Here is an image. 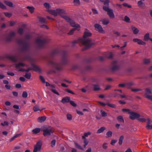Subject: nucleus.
<instances>
[{
    "label": "nucleus",
    "mask_w": 152,
    "mask_h": 152,
    "mask_svg": "<svg viewBox=\"0 0 152 152\" xmlns=\"http://www.w3.org/2000/svg\"><path fill=\"white\" fill-rule=\"evenodd\" d=\"M92 34L87 29H85L83 36V38H80L75 40L72 42V47L75 46L76 44L80 42L85 47L82 49V51L86 50L90 48L91 46L95 44L91 39L88 38L91 36Z\"/></svg>",
    "instance_id": "1"
},
{
    "label": "nucleus",
    "mask_w": 152,
    "mask_h": 152,
    "mask_svg": "<svg viewBox=\"0 0 152 152\" xmlns=\"http://www.w3.org/2000/svg\"><path fill=\"white\" fill-rule=\"evenodd\" d=\"M62 55L61 59V64H57L51 61H49V64L53 66L56 70L60 71L62 69V66L66 65L68 62L67 59L68 55L66 51H63L62 52Z\"/></svg>",
    "instance_id": "2"
},
{
    "label": "nucleus",
    "mask_w": 152,
    "mask_h": 152,
    "mask_svg": "<svg viewBox=\"0 0 152 152\" xmlns=\"http://www.w3.org/2000/svg\"><path fill=\"white\" fill-rule=\"evenodd\" d=\"M17 42L20 45V50L22 52H26L30 48V44L29 42L18 39L17 40Z\"/></svg>",
    "instance_id": "3"
},
{
    "label": "nucleus",
    "mask_w": 152,
    "mask_h": 152,
    "mask_svg": "<svg viewBox=\"0 0 152 152\" xmlns=\"http://www.w3.org/2000/svg\"><path fill=\"white\" fill-rule=\"evenodd\" d=\"M128 114L129 115V118L132 120L136 119L141 122H144L146 121V119L144 118H140V115L137 112L132 111L129 112Z\"/></svg>",
    "instance_id": "4"
},
{
    "label": "nucleus",
    "mask_w": 152,
    "mask_h": 152,
    "mask_svg": "<svg viewBox=\"0 0 152 152\" xmlns=\"http://www.w3.org/2000/svg\"><path fill=\"white\" fill-rule=\"evenodd\" d=\"M48 42V40L46 39H41L39 38H37L35 40V43L37 44V47L39 48L43 47Z\"/></svg>",
    "instance_id": "5"
},
{
    "label": "nucleus",
    "mask_w": 152,
    "mask_h": 152,
    "mask_svg": "<svg viewBox=\"0 0 152 152\" xmlns=\"http://www.w3.org/2000/svg\"><path fill=\"white\" fill-rule=\"evenodd\" d=\"M42 131L43 132V135L46 137L50 135L51 134L54 132V130L52 127L48 126L42 130Z\"/></svg>",
    "instance_id": "6"
},
{
    "label": "nucleus",
    "mask_w": 152,
    "mask_h": 152,
    "mask_svg": "<svg viewBox=\"0 0 152 152\" xmlns=\"http://www.w3.org/2000/svg\"><path fill=\"white\" fill-rule=\"evenodd\" d=\"M103 9L104 10L107 12V14L110 18L113 19L115 18V15L112 9L109 8L108 7L106 6H103Z\"/></svg>",
    "instance_id": "7"
},
{
    "label": "nucleus",
    "mask_w": 152,
    "mask_h": 152,
    "mask_svg": "<svg viewBox=\"0 0 152 152\" xmlns=\"http://www.w3.org/2000/svg\"><path fill=\"white\" fill-rule=\"evenodd\" d=\"M120 66L118 64V62L116 61H114L112 64V66L110 69V71L114 72L119 70Z\"/></svg>",
    "instance_id": "8"
},
{
    "label": "nucleus",
    "mask_w": 152,
    "mask_h": 152,
    "mask_svg": "<svg viewBox=\"0 0 152 152\" xmlns=\"http://www.w3.org/2000/svg\"><path fill=\"white\" fill-rule=\"evenodd\" d=\"M42 141L39 140L34 145V149L33 152H39L41 151L42 146Z\"/></svg>",
    "instance_id": "9"
},
{
    "label": "nucleus",
    "mask_w": 152,
    "mask_h": 152,
    "mask_svg": "<svg viewBox=\"0 0 152 152\" xmlns=\"http://www.w3.org/2000/svg\"><path fill=\"white\" fill-rule=\"evenodd\" d=\"M145 97L152 101V96L149 95V94H151L152 93L151 89L149 88H146L145 89Z\"/></svg>",
    "instance_id": "10"
},
{
    "label": "nucleus",
    "mask_w": 152,
    "mask_h": 152,
    "mask_svg": "<svg viewBox=\"0 0 152 152\" xmlns=\"http://www.w3.org/2000/svg\"><path fill=\"white\" fill-rule=\"evenodd\" d=\"M15 35V33L14 31L10 32L6 37V40L8 42L12 41V39Z\"/></svg>",
    "instance_id": "11"
},
{
    "label": "nucleus",
    "mask_w": 152,
    "mask_h": 152,
    "mask_svg": "<svg viewBox=\"0 0 152 152\" xmlns=\"http://www.w3.org/2000/svg\"><path fill=\"white\" fill-rule=\"evenodd\" d=\"M94 26L95 30L99 32L102 33H104V31L103 30L102 26L99 24H96L94 25Z\"/></svg>",
    "instance_id": "12"
},
{
    "label": "nucleus",
    "mask_w": 152,
    "mask_h": 152,
    "mask_svg": "<svg viewBox=\"0 0 152 152\" xmlns=\"http://www.w3.org/2000/svg\"><path fill=\"white\" fill-rule=\"evenodd\" d=\"M56 11L57 12V14H59L62 17H63V16L66 14V11L63 9H56Z\"/></svg>",
    "instance_id": "13"
},
{
    "label": "nucleus",
    "mask_w": 152,
    "mask_h": 152,
    "mask_svg": "<svg viewBox=\"0 0 152 152\" xmlns=\"http://www.w3.org/2000/svg\"><path fill=\"white\" fill-rule=\"evenodd\" d=\"M69 23H70V25L72 27H75V28L77 29H78H78H77L78 30H80L79 28L80 27V25L79 24H76L75 21L73 20L72 19L69 22Z\"/></svg>",
    "instance_id": "14"
},
{
    "label": "nucleus",
    "mask_w": 152,
    "mask_h": 152,
    "mask_svg": "<svg viewBox=\"0 0 152 152\" xmlns=\"http://www.w3.org/2000/svg\"><path fill=\"white\" fill-rule=\"evenodd\" d=\"M134 42H137V44L140 45H145L146 43L142 41V40L137 38L134 39L133 40Z\"/></svg>",
    "instance_id": "15"
},
{
    "label": "nucleus",
    "mask_w": 152,
    "mask_h": 152,
    "mask_svg": "<svg viewBox=\"0 0 152 152\" xmlns=\"http://www.w3.org/2000/svg\"><path fill=\"white\" fill-rule=\"evenodd\" d=\"M146 120L147 121L146 127L148 130L152 129V125H150L151 122V119L148 118Z\"/></svg>",
    "instance_id": "16"
},
{
    "label": "nucleus",
    "mask_w": 152,
    "mask_h": 152,
    "mask_svg": "<svg viewBox=\"0 0 152 152\" xmlns=\"http://www.w3.org/2000/svg\"><path fill=\"white\" fill-rule=\"evenodd\" d=\"M32 70L35 72H41V69L38 67L33 64H31Z\"/></svg>",
    "instance_id": "17"
},
{
    "label": "nucleus",
    "mask_w": 152,
    "mask_h": 152,
    "mask_svg": "<svg viewBox=\"0 0 152 152\" xmlns=\"http://www.w3.org/2000/svg\"><path fill=\"white\" fill-rule=\"evenodd\" d=\"M70 101V98L68 96H66L63 98L61 100V102L63 104L69 102Z\"/></svg>",
    "instance_id": "18"
},
{
    "label": "nucleus",
    "mask_w": 152,
    "mask_h": 152,
    "mask_svg": "<svg viewBox=\"0 0 152 152\" xmlns=\"http://www.w3.org/2000/svg\"><path fill=\"white\" fill-rule=\"evenodd\" d=\"M126 88L129 89L132 88L131 87L134 85V83L133 82H131L129 83H126Z\"/></svg>",
    "instance_id": "19"
},
{
    "label": "nucleus",
    "mask_w": 152,
    "mask_h": 152,
    "mask_svg": "<svg viewBox=\"0 0 152 152\" xmlns=\"http://www.w3.org/2000/svg\"><path fill=\"white\" fill-rule=\"evenodd\" d=\"M59 50L58 49H55L50 54V56L53 57L54 56L58 54L59 53Z\"/></svg>",
    "instance_id": "20"
},
{
    "label": "nucleus",
    "mask_w": 152,
    "mask_h": 152,
    "mask_svg": "<svg viewBox=\"0 0 152 152\" xmlns=\"http://www.w3.org/2000/svg\"><path fill=\"white\" fill-rule=\"evenodd\" d=\"M46 117L45 116L39 117L38 119V121L40 123H42L46 120Z\"/></svg>",
    "instance_id": "21"
},
{
    "label": "nucleus",
    "mask_w": 152,
    "mask_h": 152,
    "mask_svg": "<svg viewBox=\"0 0 152 152\" xmlns=\"http://www.w3.org/2000/svg\"><path fill=\"white\" fill-rule=\"evenodd\" d=\"M99 1L100 2L104 3V4L105 5L104 6L109 7V3L110 2L109 0H99Z\"/></svg>",
    "instance_id": "22"
},
{
    "label": "nucleus",
    "mask_w": 152,
    "mask_h": 152,
    "mask_svg": "<svg viewBox=\"0 0 152 152\" xmlns=\"http://www.w3.org/2000/svg\"><path fill=\"white\" fill-rule=\"evenodd\" d=\"M132 30L133 31V33L135 34H137L139 32V30L134 26H132Z\"/></svg>",
    "instance_id": "23"
},
{
    "label": "nucleus",
    "mask_w": 152,
    "mask_h": 152,
    "mask_svg": "<svg viewBox=\"0 0 152 152\" xmlns=\"http://www.w3.org/2000/svg\"><path fill=\"white\" fill-rule=\"evenodd\" d=\"M150 35L148 33H147L144 36L143 40L145 41H148L150 39V38L149 37Z\"/></svg>",
    "instance_id": "24"
},
{
    "label": "nucleus",
    "mask_w": 152,
    "mask_h": 152,
    "mask_svg": "<svg viewBox=\"0 0 152 152\" xmlns=\"http://www.w3.org/2000/svg\"><path fill=\"white\" fill-rule=\"evenodd\" d=\"M22 133H20L18 134H16L14 136H13V137H12L10 140V142H11L13 140L15 139L18 137H19L21 136L22 134Z\"/></svg>",
    "instance_id": "25"
},
{
    "label": "nucleus",
    "mask_w": 152,
    "mask_h": 152,
    "mask_svg": "<svg viewBox=\"0 0 152 152\" xmlns=\"http://www.w3.org/2000/svg\"><path fill=\"white\" fill-rule=\"evenodd\" d=\"M26 8L29 10V12L31 13H33L34 11L35 8L33 7L27 6L26 7Z\"/></svg>",
    "instance_id": "26"
},
{
    "label": "nucleus",
    "mask_w": 152,
    "mask_h": 152,
    "mask_svg": "<svg viewBox=\"0 0 152 152\" xmlns=\"http://www.w3.org/2000/svg\"><path fill=\"white\" fill-rule=\"evenodd\" d=\"M93 86L94 87V91H99L101 89L99 85L97 84H93Z\"/></svg>",
    "instance_id": "27"
},
{
    "label": "nucleus",
    "mask_w": 152,
    "mask_h": 152,
    "mask_svg": "<svg viewBox=\"0 0 152 152\" xmlns=\"http://www.w3.org/2000/svg\"><path fill=\"white\" fill-rule=\"evenodd\" d=\"M49 11L51 14L54 15L55 16H57V12L56 11V10H49Z\"/></svg>",
    "instance_id": "28"
},
{
    "label": "nucleus",
    "mask_w": 152,
    "mask_h": 152,
    "mask_svg": "<svg viewBox=\"0 0 152 152\" xmlns=\"http://www.w3.org/2000/svg\"><path fill=\"white\" fill-rule=\"evenodd\" d=\"M25 66H28L27 65H26L24 63L22 62H20L18 64H16L15 65V67L17 68H18L20 66L23 67Z\"/></svg>",
    "instance_id": "29"
},
{
    "label": "nucleus",
    "mask_w": 152,
    "mask_h": 152,
    "mask_svg": "<svg viewBox=\"0 0 152 152\" xmlns=\"http://www.w3.org/2000/svg\"><path fill=\"white\" fill-rule=\"evenodd\" d=\"M38 18L39 21L41 23H45L46 21V19L44 18L41 17H39Z\"/></svg>",
    "instance_id": "30"
},
{
    "label": "nucleus",
    "mask_w": 152,
    "mask_h": 152,
    "mask_svg": "<svg viewBox=\"0 0 152 152\" xmlns=\"http://www.w3.org/2000/svg\"><path fill=\"white\" fill-rule=\"evenodd\" d=\"M41 131L40 128H36L32 130V132L33 134H37L39 133Z\"/></svg>",
    "instance_id": "31"
},
{
    "label": "nucleus",
    "mask_w": 152,
    "mask_h": 152,
    "mask_svg": "<svg viewBox=\"0 0 152 152\" xmlns=\"http://www.w3.org/2000/svg\"><path fill=\"white\" fill-rule=\"evenodd\" d=\"M106 129V128L104 127H102L99 129L97 131L96 133L97 134H99L102 132L104 130Z\"/></svg>",
    "instance_id": "32"
},
{
    "label": "nucleus",
    "mask_w": 152,
    "mask_h": 152,
    "mask_svg": "<svg viewBox=\"0 0 152 152\" xmlns=\"http://www.w3.org/2000/svg\"><path fill=\"white\" fill-rule=\"evenodd\" d=\"M137 5L140 8H142L144 5V4L143 3L142 1H139L137 2Z\"/></svg>",
    "instance_id": "33"
},
{
    "label": "nucleus",
    "mask_w": 152,
    "mask_h": 152,
    "mask_svg": "<svg viewBox=\"0 0 152 152\" xmlns=\"http://www.w3.org/2000/svg\"><path fill=\"white\" fill-rule=\"evenodd\" d=\"M5 3L7 6L10 7H13V4L12 2L8 1H4Z\"/></svg>",
    "instance_id": "34"
},
{
    "label": "nucleus",
    "mask_w": 152,
    "mask_h": 152,
    "mask_svg": "<svg viewBox=\"0 0 152 152\" xmlns=\"http://www.w3.org/2000/svg\"><path fill=\"white\" fill-rule=\"evenodd\" d=\"M122 20L127 23H129L130 22V19L126 15L125 16L124 19V18H123L122 19Z\"/></svg>",
    "instance_id": "35"
},
{
    "label": "nucleus",
    "mask_w": 152,
    "mask_h": 152,
    "mask_svg": "<svg viewBox=\"0 0 152 152\" xmlns=\"http://www.w3.org/2000/svg\"><path fill=\"white\" fill-rule=\"evenodd\" d=\"M124 139V136L123 135L121 136L119 139L118 144L119 145L122 144L123 141Z\"/></svg>",
    "instance_id": "36"
},
{
    "label": "nucleus",
    "mask_w": 152,
    "mask_h": 152,
    "mask_svg": "<svg viewBox=\"0 0 152 152\" xmlns=\"http://www.w3.org/2000/svg\"><path fill=\"white\" fill-rule=\"evenodd\" d=\"M62 18L65 19L67 22L69 23L72 20L68 16L65 15L63 16Z\"/></svg>",
    "instance_id": "37"
},
{
    "label": "nucleus",
    "mask_w": 152,
    "mask_h": 152,
    "mask_svg": "<svg viewBox=\"0 0 152 152\" xmlns=\"http://www.w3.org/2000/svg\"><path fill=\"white\" fill-rule=\"evenodd\" d=\"M143 62L145 64H148L150 63V60L149 59L145 58L143 59Z\"/></svg>",
    "instance_id": "38"
},
{
    "label": "nucleus",
    "mask_w": 152,
    "mask_h": 152,
    "mask_svg": "<svg viewBox=\"0 0 152 152\" xmlns=\"http://www.w3.org/2000/svg\"><path fill=\"white\" fill-rule=\"evenodd\" d=\"M24 29L22 28H19L18 30V32L20 35H22Z\"/></svg>",
    "instance_id": "39"
},
{
    "label": "nucleus",
    "mask_w": 152,
    "mask_h": 152,
    "mask_svg": "<svg viewBox=\"0 0 152 152\" xmlns=\"http://www.w3.org/2000/svg\"><path fill=\"white\" fill-rule=\"evenodd\" d=\"M3 13L5 16L8 18H10L12 15V14L11 13L4 12Z\"/></svg>",
    "instance_id": "40"
},
{
    "label": "nucleus",
    "mask_w": 152,
    "mask_h": 152,
    "mask_svg": "<svg viewBox=\"0 0 152 152\" xmlns=\"http://www.w3.org/2000/svg\"><path fill=\"white\" fill-rule=\"evenodd\" d=\"M32 37L31 35L30 34H27L25 35L24 37V38L27 40H29Z\"/></svg>",
    "instance_id": "41"
},
{
    "label": "nucleus",
    "mask_w": 152,
    "mask_h": 152,
    "mask_svg": "<svg viewBox=\"0 0 152 152\" xmlns=\"http://www.w3.org/2000/svg\"><path fill=\"white\" fill-rule=\"evenodd\" d=\"M102 23L104 25H107L109 23L108 20L103 19L102 21Z\"/></svg>",
    "instance_id": "42"
},
{
    "label": "nucleus",
    "mask_w": 152,
    "mask_h": 152,
    "mask_svg": "<svg viewBox=\"0 0 152 152\" xmlns=\"http://www.w3.org/2000/svg\"><path fill=\"white\" fill-rule=\"evenodd\" d=\"M100 113L102 116L103 117H105L107 116V113L105 112L103 110H100Z\"/></svg>",
    "instance_id": "43"
},
{
    "label": "nucleus",
    "mask_w": 152,
    "mask_h": 152,
    "mask_svg": "<svg viewBox=\"0 0 152 152\" xmlns=\"http://www.w3.org/2000/svg\"><path fill=\"white\" fill-rule=\"evenodd\" d=\"M117 119L118 121L120 122H122L123 123H124V120L123 118V117L122 116L120 115L117 117Z\"/></svg>",
    "instance_id": "44"
},
{
    "label": "nucleus",
    "mask_w": 152,
    "mask_h": 152,
    "mask_svg": "<svg viewBox=\"0 0 152 152\" xmlns=\"http://www.w3.org/2000/svg\"><path fill=\"white\" fill-rule=\"evenodd\" d=\"M106 105L108 106L109 107L112 108H115L116 107V105L115 104H110L109 103H106Z\"/></svg>",
    "instance_id": "45"
},
{
    "label": "nucleus",
    "mask_w": 152,
    "mask_h": 152,
    "mask_svg": "<svg viewBox=\"0 0 152 152\" xmlns=\"http://www.w3.org/2000/svg\"><path fill=\"white\" fill-rule=\"evenodd\" d=\"M7 57L14 62H15L17 61L16 59L13 56H7Z\"/></svg>",
    "instance_id": "46"
},
{
    "label": "nucleus",
    "mask_w": 152,
    "mask_h": 152,
    "mask_svg": "<svg viewBox=\"0 0 152 152\" xmlns=\"http://www.w3.org/2000/svg\"><path fill=\"white\" fill-rule=\"evenodd\" d=\"M75 144L76 148L82 150H83V149L77 143L75 142Z\"/></svg>",
    "instance_id": "47"
},
{
    "label": "nucleus",
    "mask_w": 152,
    "mask_h": 152,
    "mask_svg": "<svg viewBox=\"0 0 152 152\" xmlns=\"http://www.w3.org/2000/svg\"><path fill=\"white\" fill-rule=\"evenodd\" d=\"M24 76L27 79H30L31 76V75L30 73H26Z\"/></svg>",
    "instance_id": "48"
},
{
    "label": "nucleus",
    "mask_w": 152,
    "mask_h": 152,
    "mask_svg": "<svg viewBox=\"0 0 152 152\" xmlns=\"http://www.w3.org/2000/svg\"><path fill=\"white\" fill-rule=\"evenodd\" d=\"M33 109L34 112H36L38 110H40V109L39 108L38 106L37 105H36L34 106L33 108Z\"/></svg>",
    "instance_id": "49"
},
{
    "label": "nucleus",
    "mask_w": 152,
    "mask_h": 152,
    "mask_svg": "<svg viewBox=\"0 0 152 152\" xmlns=\"http://www.w3.org/2000/svg\"><path fill=\"white\" fill-rule=\"evenodd\" d=\"M66 117L67 119L69 121H71L72 119V116L70 114H67L66 115Z\"/></svg>",
    "instance_id": "50"
},
{
    "label": "nucleus",
    "mask_w": 152,
    "mask_h": 152,
    "mask_svg": "<svg viewBox=\"0 0 152 152\" xmlns=\"http://www.w3.org/2000/svg\"><path fill=\"white\" fill-rule=\"evenodd\" d=\"M28 96V94L26 91H24L23 92L22 94V96L23 98H27Z\"/></svg>",
    "instance_id": "51"
},
{
    "label": "nucleus",
    "mask_w": 152,
    "mask_h": 152,
    "mask_svg": "<svg viewBox=\"0 0 152 152\" xmlns=\"http://www.w3.org/2000/svg\"><path fill=\"white\" fill-rule=\"evenodd\" d=\"M112 131H109L107 132L106 133V135L108 137H111L112 135Z\"/></svg>",
    "instance_id": "52"
},
{
    "label": "nucleus",
    "mask_w": 152,
    "mask_h": 152,
    "mask_svg": "<svg viewBox=\"0 0 152 152\" xmlns=\"http://www.w3.org/2000/svg\"><path fill=\"white\" fill-rule=\"evenodd\" d=\"M39 78L41 81L43 83H45V79L44 77L42 75L39 76Z\"/></svg>",
    "instance_id": "53"
},
{
    "label": "nucleus",
    "mask_w": 152,
    "mask_h": 152,
    "mask_svg": "<svg viewBox=\"0 0 152 152\" xmlns=\"http://www.w3.org/2000/svg\"><path fill=\"white\" fill-rule=\"evenodd\" d=\"M76 29H78L75 28H73L68 33V34L69 35L72 34H73L74 31L76 30Z\"/></svg>",
    "instance_id": "54"
},
{
    "label": "nucleus",
    "mask_w": 152,
    "mask_h": 152,
    "mask_svg": "<svg viewBox=\"0 0 152 152\" xmlns=\"http://www.w3.org/2000/svg\"><path fill=\"white\" fill-rule=\"evenodd\" d=\"M44 7L47 9H48L50 8V6L49 3H45L44 4Z\"/></svg>",
    "instance_id": "55"
},
{
    "label": "nucleus",
    "mask_w": 152,
    "mask_h": 152,
    "mask_svg": "<svg viewBox=\"0 0 152 152\" xmlns=\"http://www.w3.org/2000/svg\"><path fill=\"white\" fill-rule=\"evenodd\" d=\"M0 7L1 8L4 9L7 8L5 6L3 3L0 1Z\"/></svg>",
    "instance_id": "56"
},
{
    "label": "nucleus",
    "mask_w": 152,
    "mask_h": 152,
    "mask_svg": "<svg viewBox=\"0 0 152 152\" xmlns=\"http://www.w3.org/2000/svg\"><path fill=\"white\" fill-rule=\"evenodd\" d=\"M131 90L132 92H136L142 91V89H133L132 88Z\"/></svg>",
    "instance_id": "57"
},
{
    "label": "nucleus",
    "mask_w": 152,
    "mask_h": 152,
    "mask_svg": "<svg viewBox=\"0 0 152 152\" xmlns=\"http://www.w3.org/2000/svg\"><path fill=\"white\" fill-rule=\"evenodd\" d=\"M69 103L70 104L74 107H76L77 106V104L73 101H70Z\"/></svg>",
    "instance_id": "58"
},
{
    "label": "nucleus",
    "mask_w": 152,
    "mask_h": 152,
    "mask_svg": "<svg viewBox=\"0 0 152 152\" xmlns=\"http://www.w3.org/2000/svg\"><path fill=\"white\" fill-rule=\"evenodd\" d=\"M65 91H66L69 93L72 94H75V93L70 90L66 89H65Z\"/></svg>",
    "instance_id": "59"
},
{
    "label": "nucleus",
    "mask_w": 152,
    "mask_h": 152,
    "mask_svg": "<svg viewBox=\"0 0 152 152\" xmlns=\"http://www.w3.org/2000/svg\"><path fill=\"white\" fill-rule=\"evenodd\" d=\"M122 5L125 7H127L129 8H131L132 7V6L131 5L128 4L126 3H124Z\"/></svg>",
    "instance_id": "60"
},
{
    "label": "nucleus",
    "mask_w": 152,
    "mask_h": 152,
    "mask_svg": "<svg viewBox=\"0 0 152 152\" xmlns=\"http://www.w3.org/2000/svg\"><path fill=\"white\" fill-rule=\"evenodd\" d=\"M1 124L3 126H8L9 124L7 122L4 121L3 123H1Z\"/></svg>",
    "instance_id": "61"
},
{
    "label": "nucleus",
    "mask_w": 152,
    "mask_h": 152,
    "mask_svg": "<svg viewBox=\"0 0 152 152\" xmlns=\"http://www.w3.org/2000/svg\"><path fill=\"white\" fill-rule=\"evenodd\" d=\"M56 142V140H53L51 141V146L53 147L55 146Z\"/></svg>",
    "instance_id": "62"
},
{
    "label": "nucleus",
    "mask_w": 152,
    "mask_h": 152,
    "mask_svg": "<svg viewBox=\"0 0 152 152\" xmlns=\"http://www.w3.org/2000/svg\"><path fill=\"white\" fill-rule=\"evenodd\" d=\"M107 144V143H104L102 145V147L104 149L106 150L107 148V146L106 145Z\"/></svg>",
    "instance_id": "63"
},
{
    "label": "nucleus",
    "mask_w": 152,
    "mask_h": 152,
    "mask_svg": "<svg viewBox=\"0 0 152 152\" xmlns=\"http://www.w3.org/2000/svg\"><path fill=\"white\" fill-rule=\"evenodd\" d=\"M50 91L52 92H53V93H54L57 95H59V93L58 92H57L55 90L53 89H50Z\"/></svg>",
    "instance_id": "64"
}]
</instances>
